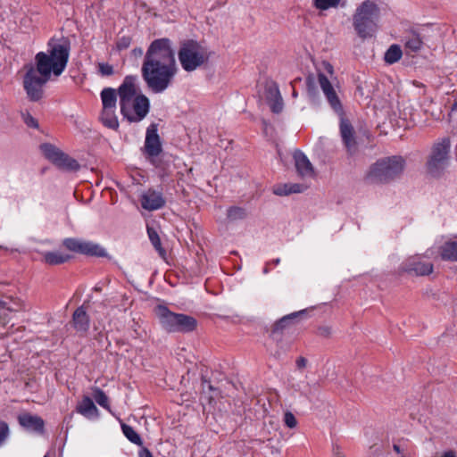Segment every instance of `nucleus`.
I'll list each match as a JSON object with an SVG mask.
<instances>
[{
  "mask_svg": "<svg viewBox=\"0 0 457 457\" xmlns=\"http://www.w3.org/2000/svg\"><path fill=\"white\" fill-rule=\"evenodd\" d=\"M141 74L154 93L165 90L171 79V45L169 38L154 39L145 54Z\"/></svg>",
  "mask_w": 457,
  "mask_h": 457,
  "instance_id": "nucleus-1",
  "label": "nucleus"
},
{
  "mask_svg": "<svg viewBox=\"0 0 457 457\" xmlns=\"http://www.w3.org/2000/svg\"><path fill=\"white\" fill-rule=\"evenodd\" d=\"M70 49V44L67 41L63 43L50 41L47 52H38L35 56L36 72L47 79H50L52 74L60 76L67 66Z\"/></svg>",
  "mask_w": 457,
  "mask_h": 457,
  "instance_id": "nucleus-2",
  "label": "nucleus"
},
{
  "mask_svg": "<svg viewBox=\"0 0 457 457\" xmlns=\"http://www.w3.org/2000/svg\"><path fill=\"white\" fill-rule=\"evenodd\" d=\"M405 166L406 161L401 155L379 158L369 168L364 181L370 185L389 184L402 176Z\"/></svg>",
  "mask_w": 457,
  "mask_h": 457,
  "instance_id": "nucleus-3",
  "label": "nucleus"
},
{
  "mask_svg": "<svg viewBox=\"0 0 457 457\" xmlns=\"http://www.w3.org/2000/svg\"><path fill=\"white\" fill-rule=\"evenodd\" d=\"M379 14V7L370 0L363 1L357 7L353 16V26L361 38L373 37L378 30Z\"/></svg>",
  "mask_w": 457,
  "mask_h": 457,
  "instance_id": "nucleus-4",
  "label": "nucleus"
},
{
  "mask_svg": "<svg viewBox=\"0 0 457 457\" xmlns=\"http://www.w3.org/2000/svg\"><path fill=\"white\" fill-rule=\"evenodd\" d=\"M451 141L449 137H444L435 143L428 156L426 169L433 178H440L450 162Z\"/></svg>",
  "mask_w": 457,
  "mask_h": 457,
  "instance_id": "nucleus-5",
  "label": "nucleus"
},
{
  "mask_svg": "<svg viewBox=\"0 0 457 457\" xmlns=\"http://www.w3.org/2000/svg\"><path fill=\"white\" fill-rule=\"evenodd\" d=\"M178 55L182 68L187 71L196 70L210 58L206 49L195 40H187L183 43Z\"/></svg>",
  "mask_w": 457,
  "mask_h": 457,
  "instance_id": "nucleus-6",
  "label": "nucleus"
},
{
  "mask_svg": "<svg viewBox=\"0 0 457 457\" xmlns=\"http://www.w3.org/2000/svg\"><path fill=\"white\" fill-rule=\"evenodd\" d=\"M306 314V310L295 312L285 315L274 323L270 330V337L277 344L278 350L275 352V356L277 358H279L281 354L287 353L290 349L289 343H283L282 336L284 330L288 328L291 325L296 324L300 320L305 317Z\"/></svg>",
  "mask_w": 457,
  "mask_h": 457,
  "instance_id": "nucleus-7",
  "label": "nucleus"
},
{
  "mask_svg": "<svg viewBox=\"0 0 457 457\" xmlns=\"http://www.w3.org/2000/svg\"><path fill=\"white\" fill-rule=\"evenodd\" d=\"M25 68L26 73L23 78L24 89L30 101L37 102L43 97V87L49 79L40 74L37 75L32 64L26 65Z\"/></svg>",
  "mask_w": 457,
  "mask_h": 457,
  "instance_id": "nucleus-8",
  "label": "nucleus"
},
{
  "mask_svg": "<svg viewBox=\"0 0 457 457\" xmlns=\"http://www.w3.org/2000/svg\"><path fill=\"white\" fill-rule=\"evenodd\" d=\"M62 245L69 251L96 257L108 256V253L104 248H103L100 245L93 242L83 241L74 237H68L63 240Z\"/></svg>",
  "mask_w": 457,
  "mask_h": 457,
  "instance_id": "nucleus-9",
  "label": "nucleus"
},
{
  "mask_svg": "<svg viewBox=\"0 0 457 457\" xmlns=\"http://www.w3.org/2000/svg\"><path fill=\"white\" fill-rule=\"evenodd\" d=\"M137 77L136 75H128L124 78L118 88L120 112L122 115H127L128 108L131 105L132 100L137 96Z\"/></svg>",
  "mask_w": 457,
  "mask_h": 457,
  "instance_id": "nucleus-10",
  "label": "nucleus"
},
{
  "mask_svg": "<svg viewBox=\"0 0 457 457\" xmlns=\"http://www.w3.org/2000/svg\"><path fill=\"white\" fill-rule=\"evenodd\" d=\"M162 152L161 138L158 135V125L155 123L150 124L146 129L145 145L142 148V153L145 159L155 158Z\"/></svg>",
  "mask_w": 457,
  "mask_h": 457,
  "instance_id": "nucleus-11",
  "label": "nucleus"
},
{
  "mask_svg": "<svg viewBox=\"0 0 457 457\" xmlns=\"http://www.w3.org/2000/svg\"><path fill=\"white\" fill-rule=\"evenodd\" d=\"M337 114L340 118L339 129L342 141L347 153L350 155H353L357 152V142L355 139L354 129L350 120L345 117L344 108L342 109V113Z\"/></svg>",
  "mask_w": 457,
  "mask_h": 457,
  "instance_id": "nucleus-12",
  "label": "nucleus"
},
{
  "mask_svg": "<svg viewBox=\"0 0 457 457\" xmlns=\"http://www.w3.org/2000/svg\"><path fill=\"white\" fill-rule=\"evenodd\" d=\"M149 99L143 94L137 95L128 108L127 115H123L129 122H138L142 120L149 112Z\"/></svg>",
  "mask_w": 457,
  "mask_h": 457,
  "instance_id": "nucleus-13",
  "label": "nucleus"
},
{
  "mask_svg": "<svg viewBox=\"0 0 457 457\" xmlns=\"http://www.w3.org/2000/svg\"><path fill=\"white\" fill-rule=\"evenodd\" d=\"M433 264L423 262L418 256H412L403 262L399 267L400 273H408L415 276H427L432 273Z\"/></svg>",
  "mask_w": 457,
  "mask_h": 457,
  "instance_id": "nucleus-14",
  "label": "nucleus"
},
{
  "mask_svg": "<svg viewBox=\"0 0 457 457\" xmlns=\"http://www.w3.org/2000/svg\"><path fill=\"white\" fill-rule=\"evenodd\" d=\"M318 81L330 107L336 113H342L343 104L328 77L324 73L319 72Z\"/></svg>",
  "mask_w": 457,
  "mask_h": 457,
  "instance_id": "nucleus-15",
  "label": "nucleus"
},
{
  "mask_svg": "<svg viewBox=\"0 0 457 457\" xmlns=\"http://www.w3.org/2000/svg\"><path fill=\"white\" fill-rule=\"evenodd\" d=\"M19 424L26 430L36 432L37 434L45 433V421L37 416L30 413H23L18 416Z\"/></svg>",
  "mask_w": 457,
  "mask_h": 457,
  "instance_id": "nucleus-16",
  "label": "nucleus"
},
{
  "mask_svg": "<svg viewBox=\"0 0 457 457\" xmlns=\"http://www.w3.org/2000/svg\"><path fill=\"white\" fill-rule=\"evenodd\" d=\"M197 327V320L189 315L173 312V332L189 333Z\"/></svg>",
  "mask_w": 457,
  "mask_h": 457,
  "instance_id": "nucleus-17",
  "label": "nucleus"
},
{
  "mask_svg": "<svg viewBox=\"0 0 457 457\" xmlns=\"http://www.w3.org/2000/svg\"><path fill=\"white\" fill-rule=\"evenodd\" d=\"M140 203L144 209L153 211L162 208L165 202L161 193L149 189L141 195Z\"/></svg>",
  "mask_w": 457,
  "mask_h": 457,
  "instance_id": "nucleus-18",
  "label": "nucleus"
},
{
  "mask_svg": "<svg viewBox=\"0 0 457 457\" xmlns=\"http://www.w3.org/2000/svg\"><path fill=\"white\" fill-rule=\"evenodd\" d=\"M295 165L301 177H311L313 175V167L308 157L300 150L294 153Z\"/></svg>",
  "mask_w": 457,
  "mask_h": 457,
  "instance_id": "nucleus-19",
  "label": "nucleus"
},
{
  "mask_svg": "<svg viewBox=\"0 0 457 457\" xmlns=\"http://www.w3.org/2000/svg\"><path fill=\"white\" fill-rule=\"evenodd\" d=\"M90 319L83 306L78 307L72 314V326L77 332L87 333Z\"/></svg>",
  "mask_w": 457,
  "mask_h": 457,
  "instance_id": "nucleus-20",
  "label": "nucleus"
},
{
  "mask_svg": "<svg viewBox=\"0 0 457 457\" xmlns=\"http://www.w3.org/2000/svg\"><path fill=\"white\" fill-rule=\"evenodd\" d=\"M266 99L272 112H281L283 109V100L276 84L266 88Z\"/></svg>",
  "mask_w": 457,
  "mask_h": 457,
  "instance_id": "nucleus-21",
  "label": "nucleus"
},
{
  "mask_svg": "<svg viewBox=\"0 0 457 457\" xmlns=\"http://www.w3.org/2000/svg\"><path fill=\"white\" fill-rule=\"evenodd\" d=\"M157 170L160 177L164 178L170 175V155L162 152L155 158L146 159Z\"/></svg>",
  "mask_w": 457,
  "mask_h": 457,
  "instance_id": "nucleus-22",
  "label": "nucleus"
},
{
  "mask_svg": "<svg viewBox=\"0 0 457 457\" xmlns=\"http://www.w3.org/2000/svg\"><path fill=\"white\" fill-rule=\"evenodd\" d=\"M76 411L86 418L92 419L97 418L99 415L98 409L94 403L93 400L85 395L81 402L76 407Z\"/></svg>",
  "mask_w": 457,
  "mask_h": 457,
  "instance_id": "nucleus-23",
  "label": "nucleus"
},
{
  "mask_svg": "<svg viewBox=\"0 0 457 457\" xmlns=\"http://www.w3.org/2000/svg\"><path fill=\"white\" fill-rule=\"evenodd\" d=\"M154 314L165 330L170 333L171 331V312L170 309L163 304H158L154 308Z\"/></svg>",
  "mask_w": 457,
  "mask_h": 457,
  "instance_id": "nucleus-24",
  "label": "nucleus"
},
{
  "mask_svg": "<svg viewBox=\"0 0 457 457\" xmlns=\"http://www.w3.org/2000/svg\"><path fill=\"white\" fill-rule=\"evenodd\" d=\"M40 150L44 154L45 157L54 164H55L64 154L59 148L50 143L41 144Z\"/></svg>",
  "mask_w": 457,
  "mask_h": 457,
  "instance_id": "nucleus-25",
  "label": "nucleus"
},
{
  "mask_svg": "<svg viewBox=\"0 0 457 457\" xmlns=\"http://www.w3.org/2000/svg\"><path fill=\"white\" fill-rule=\"evenodd\" d=\"M441 258L445 261H457V241L445 242L440 247Z\"/></svg>",
  "mask_w": 457,
  "mask_h": 457,
  "instance_id": "nucleus-26",
  "label": "nucleus"
},
{
  "mask_svg": "<svg viewBox=\"0 0 457 457\" xmlns=\"http://www.w3.org/2000/svg\"><path fill=\"white\" fill-rule=\"evenodd\" d=\"M103 109H115L117 102V93L112 87H105L101 92Z\"/></svg>",
  "mask_w": 457,
  "mask_h": 457,
  "instance_id": "nucleus-27",
  "label": "nucleus"
},
{
  "mask_svg": "<svg viewBox=\"0 0 457 457\" xmlns=\"http://www.w3.org/2000/svg\"><path fill=\"white\" fill-rule=\"evenodd\" d=\"M44 262L49 265H59L68 262L71 259L69 254L61 252H46L43 253Z\"/></svg>",
  "mask_w": 457,
  "mask_h": 457,
  "instance_id": "nucleus-28",
  "label": "nucleus"
},
{
  "mask_svg": "<svg viewBox=\"0 0 457 457\" xmlns=\"http://www.w3.org/2000/svg\"><path fill=\"white\" fill-rule=\"evenodd\" d=\"M393 450L399 457H413L414 451L407 440L402 438L393 444Z\"/></svg>",
  "mask_w": 457,
  "mask_h": 457,
  "instance_id": "nucleus-29",
  "label": "nucleus"
},
{
  "mask_svg": "<svg viewBox=\"0 0 457 457\" xmlns=\"http://www.w3.org/2000/svg\"><path fill=\"white\" fill-rule=\"evenodd\" d=\"M101 120L104 125L112 129L119 128V121L115 115V109H103Z\"/></svg>",
  "mask_w": 457,
  "mask_h": 457,
  "instance_id": "nucleus-30",
  "label": "nucleus"
},
{
  "mask_svg": "<svg viewBox=\"0 0 457 457\" xmlns=\"http://www.w3.org/2000/svg\"><path fill=\"white\" fill-rule=\"evenodd\" d=\"M403 56V51L399 45L394 44L389 46L384 55L386 63L393 64L398 62Z\"/></svg>",
  "mask_w": 457,
  "mask_h": 457,
  "instance_id": "nucleus-31",
  "label": "nucleus"
},
{
  "mask_svg": "<svg viewBox=\"0 0 457 457\" xmlns=\"http://www.w3.org/2000/svg\"><path fill=\"white\" fill-rule=\"evenodd\" d=\"M54 165H56L57 167H59L61 169H63L66 170H71V171L79 170L80 168V165L78 162V161L70 157L66 154H63L62 158H60V160Z\"/></svg>",
  "mask_w": 457,
  "mask_h": 457,
  "instance_id": "nucleus-32",
  "label": "nucleus"
},
{
  "mask_svg": "<svg viewBox=\"0 0 457 457\" xmlns=\"http://www.w3.org/2000/svg\"><path fill=\"white\" fill-rule=\"evenodd\" d=\"M147 233L152 245L159 253L160 256L165 260L166 252L162 246L161 239L159 237L158 233L152 228H147Z\"/></svg>",
  "mask_w": 457,
  "mask_h": 457,
  "instance_id": "nucleus-33",
  "label": "nucleus"
},
{
  "mask_svg": "<svg viewBox=\"0 0 457 457\" xmlns=\"http://www.w3.org/2000/svg\"><path fill=\"white\" fill-rule=\"evenodd\" d=\"M121 429L124 436L133 444L141 446L143 440L137 432L129 425L121 424Z\"/></svg>",
  "mask_w": 457,
  "mask_h": 457,
  "instance_id": "nucleus-34",
  "label": "nucleus"
},
{
  "mask_svg": "<svg viewBox=\"0 0 457 457\" xmlns=\"http://www.w3.org/2000/svg\"><path fill=\"white\" fill-rule=\"evenodd\" d=\"M423 45V42L417 33H412L409 38L407 39L405 43L406 49H409L410 51L416 53L418 52Z\"/></svg>",
  "mask_w": 457,
  "mask_h": 457,
  "instance_id": "nucleus-35",
  "label": "nucleus"
},
{
  "mask_svg": "<svg viewBox=\"0 0 457 457\" xmlns=\"http://www.w3.org/2000/svg\"><path fill=\"white\" fill-rule=\"evenodd\" d=\"M227 217L230 220H243L247 217V212L245 208L231 206L228 209Z\"/></svg>",
  "mask_w": 457,
  "mask_h": 457,
  "instance_id": "nucleus-36",
  "label": "nucleus"
},
{
  "mask_svg": "<svg viewBox=\"0 0 457 457\" xmlns=\"http://www.w3.org/2000/svg\"><path fill=\"white\" fill-rule=\"evenodd\" d=\"M93 396L100 406L106 410H110L109 399L102 389L96 387L93 392Z\"/></svg>",
  "mask_w": 457,
  "mask_h": 457,
  "instance_id": "nucleus-37",
  "label": "nucleus"
},
{
  "mask_svg": "<svg viewBox=\"0 0 457 457\" xmlns=\"http://www.w3.org/2000/svg\"><path fill=\"white\" fill-rule=\"evenodd\" d=\"M12 310L6 306V303L0 301V325L5 327L11 320Z\"/></svg>",
  "mask_w": 457,
  "mask_h": 457,
  "instance_id": "nucleus-38",
  "label": "nucleus"
},
{
  "mask_svg": "<svg viewBox=\"0 0 457 457\" xmlns=\"http://www.w3.org/2000/svg\"><path fill=\"white\" fill-rule=\"evenodd\" d=\"M340 0H314V5L317 9L327 10L330 7H336Z\"/></svg>",
  "mask_w": 457,
  "mask_h": 457,
  "instance_id": "nucleus-39",
  "label": "nucleus"
},
{
  "mask_svg": "<svg viewBox=\"0 0 457 457\" xmlns=\"http://www.w3.org/2000/svg\"><path fill=\"white\" fill-rule=\"evenodd\" d=\"M132 42V38L130 36H122L118 37L116 41V48L119 51L125 50L129 47L130 44Z\"/></svg>",
  "mask_w": 457,
  "mask_h": 457,
  "instance_id": "nucleus-40",
  "label": "nucleus"
},
{
  "mask_svg": "<svg viewBox=\"0 0 457 457\" xmlns=\"http://www.w3.org/2000/svg\"><path fill=\"white\" fill-rule=\"evenodd\" d=\"M97 67L102 76H112L114 73L112 65L107 62H99Z\"/></svg>",
  "mask_w": 457,
  "mask_h": 457,
  "instance_id": "nucleus-41",
  "label": "nucleus"
},
{
  "mask_svg": "<svg viewBox=\"0 0 457 457\" xmlns=\"http://www.w3.org/2000/svg\"><path fill=\"white\" fill-rule=\"evenodd\" d=\"M22 118H23L24 123L28 127L34 128V129L38 128L39 124H38L37 120L35 119L30 113H29V112L22 113Z\"/></svg>",
  "mask_w": 457,
  "mask_h": 457,
  "instance_id": "nucleus-42",
  "label": "nucleus"
},
{
  "mask_svg": "<svg viewBox=\"0 0 457 457\" xmlns=\"http://www.w3.org/2000/svg\"><path fill=\"white\" fill-rule=\"evenodd\" d=\"M284 422L289 428H294L297 425L296 419L291 411H286L284 414Z\"/></svg>",
  "mask_w": 457,
  "mask_h": 457,
  "instance_id": "nucleus-43",
  "label": "nucleus"
},
{
  "mask_svg": "<svg viewBox=\"0 0 457 457\" xmlns=\"http://www.w3.org/2000/svg\"><path fill=\"white\" fill-rule=\"evenodd\" d=\"M290 184L278 185L273 188V193L276 195H290Z\"/></svg>",
  "mask_w": 457,
  "mask_h": 457,
  "instance_id": "nucleus-44",
  "label": "nucleus"
},
{
  "mask_svg": "<svg viewBox=\"0 0 457 457\" xmlns=\"http://www.w3.org/2000/svg\"><path fill=\"white\" fill-rule=\"evenodd\" d=\"M9 426L5 421L0 420V445L9 436Z\"/></svg>",
  "mask_w": 457,
  "mask_h": 457,
  "instance_id": "nucleus-45",
  "label": "nucleus"
},
{
  "mask_svg": "<svg viewBox=\"0 0 457 457\" xmlns=\"http://www.w3.org/2000/svg\"><path fill=\"white\" fill-rule=\"evenodd\" d=\"M306 86H307V89H308V92L311 94L314 91V80H313V78L312 76H309L307 79H306Z\"/></svg>",
  "mask_w": 457,
  "mask_h": 457,
  "instance_id": "nucleus-46",
  "label": "nucleus"
},
{
  "mask_svg": "<svg viewBox=\"0 0 457 457\" xmlns=\"http://www.w3.org/2000/svg\"><path fill=\"white\" fill-rule=\"evenodd\" d=\"M290 194L301 193L303 191V186L300 184H290Z\"/></svg>",
  "mask_w": 457,
  "mask_h": 457,
  "instance_id": "nucleus-47",
  "label": "nucleus"
},
{
  "mask_svg": "<svg viewBox=\"0 0 457 457\" xmlns=\"http://www.w3.org/2000/svg\"><path fill=\"white\" fill-rule=\"evenodd\" d=\"M138 457H154L152 453L145 447H142L138 452Z\"/></svg>",
  "mask_w": 457,
  "mask_h": 457,
  "instance_id": "nucleus-48",
  "label": "nucleus"
},
{
  "mask_svg": "<svg viewBox=\"0 0 457 457\" xmlns=\"http://www.w3.org/2000/svg\"><path fill=\"white\" fill-rule=\"evenodd\" d=\"M307 365V360L304 357H299L296 360V366L298 369H303Z\"/></svg>",
  "mask_w": 457,
  "mask_h": 457,
  "instance_id": "nucleus-49",
  "label": "nucleus"
},
{
  "mask_svg": "<svg viewBox=\"0 0 457 457\" xmlns=\"http://www.w3.org/2000/svg\"><path fill=\"white\" fill-rule=\"evenodd\" d=\"M205 386L208 387L210 391H214L215 388L212 386L211 382L207 380L205 378H202V387L204 390Z\"/></svg>",
  "mask_w": 457,
  "mask_h": 457,
  "instance_id": "nucleus-50",
  "label": "nucleus"
},
{
  "mask_svg": "<svg viewBox=\"0 0 457 457\" xmlns=\"http://www.w3.org/2000/svg\"><path fill=\"white\" fill-rule=\"evenodd\" d=\"M319 334L323 337H328L330 335V328H328V327L319 328Z\"/></svg>",
  "mask_w": 457,
  "mask_h": 457,
  "instance_id": "nucleus-51",
  "label": "nucleus"
},
{
  "mask_svg": "<svg viewBox=\"0 0 457 457\" xmlns=\"http://www.w3.org/2000/svg\"><path fill=\"white\" fill-rule=\"evenodd\" d=\"M441 457H457V453L453 449H449L445 451Z\"/></svg>",
  "mask_w": 457,
  "mask_h": 457,
  "instance_id": "nucleus-52",
  "label": "nucleus"
},
{
  "mask_svg": "<svg viewBox=\"0 0 457 457\" xmlns=\"http://www.w3.org/2000/svg\"><path fill=\"white\" fill-rule=\"evenodd\" d=\"M132 54L135 57H141L143 55V49L141 47H135L132 50Z\"/></svg>",
  "mask_w": 457,
  "mask_h": 457,
  "instance_id": "nucleus-53",
  "label": "nucleus"
},
{
  "mask_svg": "<svg viewBox=\"0 0 457 457\" xmlns=\"http://www.w3.org/2000/svg\"><path fill=\"white\" fill-rule=\"evenodd\" d=\"M323 65L328 73L333 74V66L328 62H324Z\"/></svg>",
  "mask_w": 457,
  "mask_h": 457,
  "instance_id": "nucleus-54",
  "label": "nucleus"
},
{
  "mask_svg": "<svg viewBox=\"0 0 457 457\" xmlns=\"http://www.w3.org/2000/svg\"><path fill=\"white\" fill-rule=\"evenodd\" d=\"M170 274H168V272H166V273H165V275H164V278H165V280H166L170 285H171V281L170 280Z\"/></svg>",
  "mask_w": 457,
  "mask_h": 457,
  "instance_id": "nucleus-55",
  "label": "nucleus"
},
{
  "mask_svg": "<svg viewBox=\"0 0 457 457\" xmlns=\"http://www.w3.org/2000/svg\"><path fill=\"white\" fill-rule=\"evenodd\" d=\"M279 262H280V259L279 258L274 259L271 262V263L274 264V265H278Z\"/></svg>",
  "mask_w": 457,
  "mask_h": 457,
  "instance_id": "nucleus-56",
  "label": "nucleus"
},
{
  "mask_svg": "<svg viewBox=\"0 0 457 457\" xmlns=\"http://www.w3.org/2000/svg\"><path fill=\"white\" fill-rule=\"evenodd\" d=\"M452 110L453 111L457 110V100L453 103V104L452 106Z\"/></svg>",
  "mask_w": 457,
  "mask_h": 457,
  "instance_id": "nucleus-57",
  "label": "nucleus"
},
{
  "mask_svg": "<svg viewBox=\"0 0 457 457\" xmlns=\"http://www.w3.org/2000/svg\"><path fill=\"white\" fill-rule=\"evenodd\" d=\"M172 62H173V74H174V73H175V71H176V70H177V69L175 68V59H174V58L172 59Z\"/></svg>",
  "mask_w": 457,
  "mask_h": 457,
  "instance_id": "nucleus-58",
  "label": "nucleus"
},
{
  "mask_svg": "<svg viewBox=\"0 0 457 457\" xmlns=\"http://www.w3.org/2000/svg\"><path fill=\"white\" fill-rule=\"evenodd\" d=\"M263 272H264V273H268V272H269V269H268V267H267V266L263 269Z\"/></svg>",
  "mask_w": 457,
  "mask_h": 457,
  "instance_id": "nucleus-59",
  "label": "nucleus"
},
{
  "mask_svg": "<svg viewBox=\"0 0 457 457\" xmlns=\"http://www.w3.org/2000/svg\"><path fill=\"white\" fill-rule=\"evenodd\" d=\"M375 452L378 453V454H380V451L378 449H375Z\"/></svg>",
  "mask_w": 457,
  "mask_h": 457,
  "instance_id": "nucleus-60",
  "label": "nucleus"
},
{
  "mask_svg": "<svg viewBox=\"0 0 457 457\" xmlns=\"http://www.w3.org/2000/svg\"><path fill=\"white\" fill-rule=\"evenodd\" d=\"M293 96H297V93L295 91L293 92Z\"/></svg>",
  "mask_w": 457,
  "mask_h": 457,
  "instance_id": "nucleus-61",
  "label": "nucleus"
},
{
  "mask_svg": "<svg viewBox=\"0 0 457 457\" xmlns=\"http://www.w3.org/2000/svg\"><path fill=\"white\" fill-rule=\"evenodd\" d=\"M44 457H48V455H45Z\"/></svg>",
  "mask_w": 457,
  "mask_h": 457,
  "instance_id": "nucleus-62",
  "label": "nucleus"
}]
</instances>
